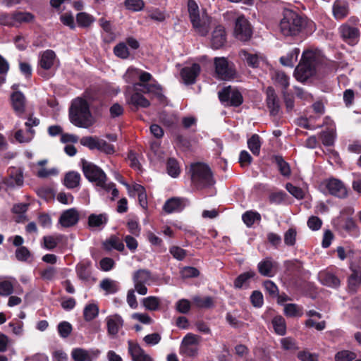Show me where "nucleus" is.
Wrapping results in <instances>:
<instances>
[{
    "label": "nucleus",
    "mask_w": 361,
    "mask_h": 361,
    "mask_svg": "<svg viewBox=\"0 0 361 361\" xmlns=\"http://www.w3.org/2000/svg\"><path fill=\"white\" fill-rule=\"evenodd\" d=\"M233 34L240 41H248L252 35V27L248 19L243 14H239L235 21Z\"/></svg>",
    "instance_id": "nucleus-8"
},
{
    "label": "nucleus",
    "mask_w": 361,
    "mask_h": 361,
    "mask_svg": "<svg viewBox=\"0 0 361 361\" xmlns=\"http://www.w3.org/2000/svg\"><path fill=\"white\" fill-rule=\"evenodd\" d=\"M286 188L295 198L300 200L304 197V192L301 188L296 187L290 183L286 185Z\"/></svg>",
    "instance_id": "nucleus-61"
},
{
    "label": "nucleus",
    "mask_w": 361,
    "mask_h": 361,
    "mask_svg": "<svg viewBox=\"0 0 361 361\" xmlns=\"http://www.w3.org/2000/svg\"><path fill=\"white\" fill-rule=\"evenodd\" d=\"M139 78V69L129 68L123 75V78L128 83H134L135 90H142L144 93H152L157 95L161 94V88L158 84H141L135 82Z\"/></svg>",
    "instance_id": "nucleus-7"
},
{
    "label": "nucleus",
    "mask_w": 361,
    "mask_h": 361,
    "mask_svg": "<svg viewBox=\"0 0 361 361\" xmlns=\"http://www.w3.org/2000/svg\"><path fill=\"white\" fill-rule=\"evenodd\" d=\"M298 358L301 361H318V355L307 351H301L298 354Z\"/></svg>",
    "instance_id": "nucleus-64"
},
{
    "label": "nucleus",
    "mask_w": 361,
    "mask_h": 361,
    "mask_svg": "<svg viewBox=\"0 0 361 361\" xmlns=\"http://www.w3.org/2000/svg\"><path fill=\"white\" fill-rule=\"evenodd\" d=\"M82 163L84 175L90 181L95 183L96 185L102 189L112 187L111 185H106V174L99 167L85 160H82Z\"/></svg>",
    "instance_id": "nucleus-6"
},
{
    "label": "nucleus",
    "mask_w": 361,
    "mask_h": 361,
    "mask_svg": "<svg viewBox=\"0 0 361 361\" xmlns=\"http://www.w3.org/2000/svg\"><path fill=\"white\" fill-rule=\"evenodd\" d=\"M58 331L61 337L67 338L72 331V326L68 322H62L58 325Z\"/></svg>",
    "instance_id": "nucleus-58"
},
{
    "label": "nucleus",
    "mask_w": 361,
    "mask_h": 361,
    "mask_svg": "<svg viewBox=\"0 0 361 361\" xmlns=\"http://www.w3.org/2000/svg\"><path fill=\"white\" fill-rule=\"evenodd\" d=\"M108 216L106 214H92L88 217V226L92 229H102L107 224Z\"/></svg>",
    "instance_id": "nucleus-25"
},
{
    "label": "nucleus",
    "mask_w": 361,
    "mask_h": 361,
    "mask_svg": "<svg viewBox=\"0 0 361 361\" xmlns=\"http://www.w3.org/2000/svg\"><path fill=\"white\" fill-rule=\"evenodd\" d=\"M142 303L146 310L156 311L159 307L160 299L156 296H149L143 298Z\"/></svg>",
    "instance_id": "nucleus-40"
},
{
    "label": "nucleus",
    "mask_w": 361,
    "mask_h": 361,
    "mask_svg": "<svg viewBox=\"0 0 361 361\" xmlns=\"http://www.w3.org/2000/svg\"><path fill=\"white\" fill-rule=\"evenodd\" d=\"M192 301L195 305L198 308H210L214 306V300L209 296L204 298L194 296Z\"/></svg>",
    "instance_id": "nucleus-41"
},
{
    "label": "nucleus",
    "mask_w": 361,
    "mask_h": 361,
    "mask_svg": "<svg viewBox=\"0 0 361 361\" xmlns=\"http://www.w3.org/2000/svg\"><path fill=\"white\" fill-rule=\"evenodd\" d=\"M272 325L274 331L280 335L283 336L286 333V324L284 318L282 316L274 317L272 319Z\"/></svg>",
    "instance_id": "nucleus-36"
},
{
    "label": "nucleus",
    "mask_w": 361,
    "mask_h": 361,
    "mask_svg": "<svg viewBox=\"0 0 361 361\" xmlns=\"http://www.w3.org/2000/svg\"><path fill=\"white\" fill-rule=\"evenodd\" d=\"M14 16V25L17 23H25V22H30L34 19V16L28 12H18L15 14Z\"/></svg>",
    "instance_id": "nucleus-54"
},
{
    "label": "nucleus",
    "mask_w": 361,
    "mask_h": 361,
    "mask_svg": "<svg viewBox=\"0 0 361 361\" xmlns=\"http://www.w3.org/2000/svg\"><path fill=\"white\" fill-rule=\"evenodd\" d=\"M255 273L253 271H247L239 275L234 281V286L237 288H240L247 284L250 279L253 278Z\"/></svg>",
    "instance_id": "nucleus-45"
},
{
    "label": "nucleus",
    "mask_w": 361,
    "mask_h": 361,
    "mask_svg": "<svg viewBox=\"0 0 361 361\" xmlns=\"http://www.w3.org/2000/svg\"><path fill=\"white\" fill-rule=\"evenodd\" d=\"M200 341V337L197 335L188 333L183 338L182 341L181 348L191 347L192 345H197Z\"/></svg>",
    "instance_id": "nucleus-49"
},
{
    "label": "nucleus",
    "mask_w": 361,
    "mask_h": 361,
    "mask_svg": "<svg viewBox=\"0 0 361 361\" xmlns=\"http://www.w3.org/2000/svg\"><path fill=\"white\" fill-rule=\"evenodd\" d=\"M300 54V49L294 48L286 56L280 58V62L283 66L293 67L297 61Z\"/></svg>",
    "instance_id": "nucleus-31"
},
{
    "label": "nucleus",
    "mask_w": 361,
    "mask_h": 361,
    "mask_svg": "<svg viewBox=\"0 0 361 361\" xmlns=\"http://www.w3.org/2000/svg\"><path fill=\"white\" fill-rule=\"evenodd\" d=\"M35 130L33 129H27L25 132L19 129L15 133V139L20 143L30 142L34 137Z\"/></svg>",
    "instance_id": "nucleus-33"
},
{
    "label": "nucleus",
    "mask_w": 361,
    "mask_h": 361,
    "mask_svg": "<svg viewBox=\"0 0 361 361\" xmlns=\"http://www.w3.org/2000/svg\"><path fill=\"white\" fill-rule=\"evenodd\" d=\"M100 287L106 294H114L119 289L118 282L109 279H105L100 283Z\"/></svg>",
    "instance_id": "nucleus-37"
},
{
    "label": "nucleus",
    "mask_w": 361,
    "mask_h": 361,
    "mask_svg": "<svg viewBox=\"0 0 361 361\" xmlns=\"http://www.w3.org/2000/svg\"><path fill=\"white\" fill-rule=\"evenodd\" d=\"M219 98L226 105L238 106L243 103V97L240 92L234 88L229 87H224L219 92Z\"/></svg>",
    "instance_id": "nucleus-11"
},
{
    "label": "nucleus",
    "mask_w": 361,
    "mask_h": 361,
    "mask_svg": "<svg viewBox=\"0 0 361 361\" xmlns=\"http://www.w3.org/2000/svg\"><path fill=\"white\" fill-rule=\"evenodd\" d=\"M13 286L9 281L0 282V295L8 296L13 293Z\"/></svg>",
    "instance_id": "nucleus-59"
},
{
    "label": "nucleus",
    "mask_w": 361,
    "mask_h": 361,
    "mask_svg": "<svg viewBox=\"0 0 361 361\" xmlns=\"http://www.w3.org/2000/svg\"><path fill=\"white\" fill-rule=\"evenodd\" d=\"M188 8L190 21H196V18L201 16L197 4L194 0H189L188 2Z\"/></svg>",
    "instance_id": "nucleus-51"
},
{
    "label": "nucleus",
    "mask_w": 361,
    "mask_h": 361,
    "mask_svg": "<svg viewBox=\"0 0 361 361\" xmlns=\"http://www.w3.org/2000/svg\"><path fill=\"white\" fill-rule=\"evenodd\" d=\"M69 118L74 126L83 128H87L94 123L87 101L79 97L72 102Z\"/></svg>",
    "instance_id": "nucleus-2"
},
{
    "label": "nucleus",
    "mask_w": 361,
    "mask_h": 361,
    "mask_svg": "<svg viewBox=\"0 0 361 361\" xmlns=\"http://www.w3.org/2000/svg\"><path fill=\"white\" fill-rule=\"evenodd\" d=\"M166 170L168 174L173 178L178 177L180 173V169L178 161L173 158L168 159L166 163Z\"/></svg>",
    "instance_id": "nucleus-44"
},
{
    "label": "nucleus",
    "mask_w": 361,
    "mask_h": 361,
    "mask_svg": "<svg viewBox=\"0 0 361 361\" xmlns=\"http://www.w3.org/2000/svg\"><path fill=\"white\" fill-rule=\"evenodd\" d=\"M114 54L123 59H128L130 56L128 48L125 42H120L114 48Z\"/></svg>",
    "instance_id": "nucleus-48"
},
{
    "label": "nucleus",
    "mask_w": 361,
    "mask_h": 361,
    "mask_svg": "<svg viewBox=\"0 0 361 361\" xmlns=\"http://www.w3.org/2000/svg\"><path fill=\"white\" fill-rule=\"evenodd\" d=\"M201 71L197 63H193L191 66H186L180 71V76L185 85H191L195 82L196 78Z\"/></svg>",
    "instance_id": "nucleus-19"
},
{
    "label": "nucleus",
    "mask_w": 361,
    "mask_h": 361,
    "mask_svg": "<svg viewBox=\"0 0 361 361\" xmlns=\"http://www.w3.org/2000/svg\"><path fill=\"white\" fill-rule=\"evenodd\" d=\"M191 23L196 32L201 36H206L209 30L211 18L204 11L201 16L196 18V21Z\"/></svg>",
    "instance_id": "nucleus-18"
},
{
    "label": "nucleus",
    "mask_w": 361,
    "mask_h": 361,
    "mask_svg": "<svg viewBox=\"0 0 361 361\" xmlns=\"http://www.w3.org/2000/svg\"><path fill=\"white\" fill-rule=\"evenodd\" d=\"M97 149L106 154H111L115 152L114 146L102 139H99Z\"/></svg>",
    "instance_id": "nucleus-57"
},
{
    "label": "nucleus",
    "mask_w": 361,
    "mask_h": 361,
    "mask_svg": "<svg viewBox=\"0 0 361 361\" xmlns=\"http://www.w3.org/2000/svg\"><path fill=\"white\" fill-rule=\"evenodd\" d=\"M240 58L245 61L248 66L252 68H257L259 66L261 61H264V57L262 55L257 54H252L246 50H241L239 52Z\"/></svg>",
    "instance_id": "nucleus-27"
},
{
    "label": "nucleus",
    "mask_w": 361,
    "mask_h": 361,
    "mask_svg": "<svg viewBox=\"0 0 361 361\" xmlns=\"http://www.w3.org/2000/svg\"><path fill=\"white\" fill-rule=\"evenodd\" d=\"M216 77L222 80H229L235 75L232 63H230L225 57H216L214 59Z\"/></svg>",
    "instance_id": "nucleus-9"
},
{
    "label": "nucleus",
    "mask_w": 361,
    "mask_h": 361,
    "mask_svg": "<svg viewBox=\"0 0 361 361\" xmlns=\"http://www.w3.org/2000/svg\"><path fill=\"white\" fill-rule=\"evenodd\" d=\"M105 321L108 334L111 336H116L123 325L122 317L117 314L108 316Z\"/></svg>",
    "instance_id": "nucleus-21"
},
{
    "label": "nucleus",
    "mask_w": 361,
    "mask_h": 361,
    "mask_svg": "<svg viewBox=\"0 0 361 361\" xmlns=\"http://www.w3.org/2000/svg\"><path fill=\"white\" fill-rule=\"evenodd\" d=\"M192 183L197 188H203L214 185V181L209 166L197 163L191 166Z\"/></svg>",
    "instance_id": "nucleus-4"
},
{
    "label": "nucleus",
    "mask_w": 361,
    "mask_h": 361,
    "mask_svg": "<svg viewBox=\"0 0 361 361\" xmlns=\"http://www.w3.org/2000/svg\"><path fill=\"white\" fill-rule=\"evenodd\" d=\"M319 279L321 283L331 288H337L340 286V280L332 273L322 271L319 274Z\"/></svg>",
    "instance_id": "nucleus-28"
},
{
    "label": "nucleus",
    "mask_w": 361,
    "mask_h": 361,
    "mask_svg": "<svg viewBox=\"0 0 361 361\" xmlns=\"http://www.w3.org/2000/svg\"><path fill=\"white\" fill-rule=\"evenodd\" d=\"M59 65V60L57 59L53 50L47 49L40 54L38 61V73L41 76L49 78L54 75L53 69Z\"/></svg>",
    "instance_id": "nucleus-5"
},
{
    "label": "nucleus",
    "mask_w": 361,
    "mask_h": 361,
    "mask_svg": "<svg viewBox=\"0 0 361 361\" xmlns=\"http://www.w3.org/2000/svg\"><path fill=\"white\" fill-rule=\"evenodd\" d=\"M128 353L133 361H154L153 358L137 343L128 341Z\"/></svg>",
    "instance_id": "nucleus-16"
},
{
    "label": "nucleus",
    "mask_w": 361,
    "mask_h": 361,
    "mask_svg": "<svg viewBox=\"0 0 361 361\" xmlns=\"http://www.w3.org/2000/svg\"><path fill=\"white\" fill-rule=\"evenodd\" d=\"M355 354L350 350H341L335 355V361H352L355 358Z\"/></svg>",
    "instance_id": "nucleus-53"
},
{
    "label": "nucleus",
    "mask_w": 361,
    "mask_h": 361,
    "mask_svg": "<svg viewBox=\"0 0 361 361\" xmlns=\"http://www.w3.org/2000/svg\"><path fill=\"white\" fill-rule=\"evenodd\" d=\"M44 247L47 250L54 249L59 243L57 238L52 235H47L43 238Z\"/></svg>",
    "instance_id": "nucleus-63"
},
{
    "label": "nucleus",
    "mask_w": 361,
    "mask_h": 361,
    "mask_svg": "<svg viewBox=\"0 0 361 361\" xmlns=\"http://www.w3.org/2000/svg\"><path fill=\"white\" fill-rule=\"evenodd\" d=\"M259 272L264 276H272L275 274L274 263L271 258H266L257 265Z\"/></svg>",
    "instance_id": "nucleus-29"
},
{
    "label": "nucleus",
    "mask_w": 361,
    "mask_h": 361,
    "mask_svg": "<svg viewBox=\"0 0 361 361\" xmlns=\"http://www.w3.org/2000/svg\"><path fill=\"white\" fill-rule=\"evenodd\" d=\"M186 205V200L182 198L173 197L166 202L164 210L167 213L180 212Z\"/></svg>",
    "instance_id": "nucleus-24"
},
{
    "label": "nucleus",
    "mask_w": 361,
    "mask_h": 361,
    "mask_svg": "<svg viewBox=\"0 0 361 361\" xmlns=\"http://www.w3.org/2000/svg\"><path fill=\"white\" fill-rule=\"evenodd\" d=\"M105 249L111 250L112 249L117 250L118 251H123L124 250V244L123 242L116 236H111L104 243Z\"/></svg>",
    "instance_id": "nucleus-38"
},
{
    "label": "nucleus",
    "mask_w": 361,
    "mask_h": 361,
    "mask_svg": "<svg viewBox=\"0 0 361 361\" xmlns=\"http://www.w3.org/2000/svg\"><path fill=\"white\" fill-rule=\"evenodd\" d=\"M199 271L192 267H185L180 271V275L183 279L196 277L199 275Z\"/></svg>",
    "instance_id": "nucleus-62"
},
{
    "label": "nucleus",
    "mask_w": 361,
    "mask_h": 361,
    "mask_svg": "<svg viewBox=\"0 0 361 361\" xmlns=\"http://www.w3.org/2000/svg\"><path fill=\"white\" fill-rule=\"evenodd\" d=\"M283 312L289 317H300L302 315V308L293 303L285 305Z\"/></svg>",
    "instance_id": "nucleus-39"
},
{
    "label": "nucleus",
    "mask_w": 361,
    "mask_h": 361,
    "mask_svg": "<svg viewBox=\"0 0 361 361\" xmlns=\"http://www.w3.org/2000/svg\"><path fill=\"white\" fill-rule=\"evenodd\" d=\"M318 63L319 55L317 53L311 50L305 51L300 63L295 70V79L302 82L306 81L315 73Z\"/></svg>",
    "instance_id": "nucleus-3"
},
{
    "label": "nucleus",
    "mask_w": 361,
    "mask_h": 361,
    "mask_svg": "<svg viewBox=\"0 0 361 361\" xmlns=\"http://www.w3.org/2000/svg\"><path fill=\"white\" fill-rule=\"evenodd\" d=\"M80 175L78 172L71 171L66 173L64 178V185L68 188H75L79 185Z\"/></svg>",
    "instance_id": "nucleus-32"
},
{
    "label": "nucleus",
    "mask_w": 361,
    "mask_h": 361,
    "mask_svg": "<svg viewBox=\"0 0 361 361\" xmlns=\"http://www.w3.org/2000/svg\"><path fill=\"white\" fill-rule=\"evenodd\" d=\"M309 20L293 10H285L280 22V30L285 36H296L309 25Z\"/></svg>",
    "instance_id": "nucleus-1"
},
{
    "label": "nucleus",
    "mask_w": 361,
    "mask_h": 361,
    "mask_svg": "<svg viewBox=\"0 0 361 361\" xmlns=\"http://www.w3.org/2000/svg\"><path fill=\"white\" fill-rule=\"evenodd\" d=\"M76 20L79 26L87 27L94 21V18L91 15L82 12L77 14Z\"/></svg>",
    "instance_id": "nucleus-47"
},
{
    "label": "nucleus",
    "mask_w": 361,
    "mask_h": 361,
    "mask_svg": "<svg viewBox=\"0 0 361 361\" xmlns=\"http://www.w3.org/2000/svg\"><path fill=\"white\" fill-rule=\"evenodd\" d=\"M151 279V273L147 269H139L133 274V281L135 291L142 295L147 293L146 284Z\"/></svg>",
    "instance_id": "nucleus-10"
},
{
    "label": "nucleus",
    "mask_w": 361,
    "mask_h": 361,
    "mask_svg": "<svg viewBox=\"0 0 361 361\" xmlns=\"http://www.w3.org/2000/svg\"><path fill=\"white\" fill-rule=\"evenodd\" d=\"M242 219L247 227H251L256 221H261V215L255 211H247L243 214Z\"/></svg>",
    "instance_id": "nucleus-35"
},
{
    "label": "nucleus",
    "mask_w": 361,
    "mask_h": 361,
    "mask_svg": "<svg viewBox=\"0 0 361 361\" xmlns=\"http://www.w3.org/2000/svg\"><path fill=\"white\" fill-rule=\"evenodd\" d=\"M101 351L97 348L85 349L83 348H74L71 353L73 361H93L97 359Z\"/></svg>",
    "instance_id": "nucleus-13"
},
{
    "label": "nucleus",
    "mask_w": 361,
    "mask_h": 361,
    "mask_svg": "<svg viewBox=\"0 0 361 361\" xmlns=\"http://www.w3.org/2000/svg\"><path fill=\"white\" fill-rule=\"evenodd\" d=\"M12 107L18 116H21L25 109V97L20 91H16L11 95Z\"/></svg>",
    "instance_id": "nucleus-22"
},
{
    "label": "nucleus",
    "mask_w": 361,
    "mask_h": 361,
    "mask_svg": "<svg viewBox=\"0 0 361 361\" xmlns=\"http://www.w3.org/2000/svg\"><path fill=\"white\" fill-rule=\"evenodd\" d=\"M349 4L346 0H336L332 6L333 16L337 20L346 18L349 13Z\"/></svg>",
    "instance_id": "nucleus-20"
},
{
    "label": "nucleus",
    "mask_w": 361,
    "mask_h": 361,
    "mask_svg": "<svg viewBox=\"0 0 361 361\" xmlns=\"http://www.w3.org/2000/svg\"><path fill=\"white\" fill-rule=\"evenodd\" d=\"M161 339V336L159 333H153L146 335L143 338V341L146 345L154 346L158 344Z\"/></svg>",
    "instance_id": "nucleus-56"
},
{
    "label": "nucleus",
    "mask_w": 361,
    "mask_h": 361,
    "mask_svg": "<svg viewBox=\"0 0 361 361\" xmlns=\"http://www.w3.org/2000/svg\"><path fill=\"white\" fill-rule=\"evenodd\" d=\"M124 5L127 9L136 12L143 9L145 2L143 0H125Z\"/></svg>",
    "instance_id": "nucleus-50"
},
{
    "label": "nucleus",
    "mask_w": 361,
    "mask_h": 361,
    "mask_svg": "<svg viewBox=\"0 0 361 361\" xmlns=\"http://www.w3.org/2000/svg\"><path fill=\"white\" fill-rule=\"evenodd\" d=\"M273 79L286 91L289 86V78L282 71H275Z\"/></svg>",
    "instance_id": "nucleus-46"
},
{
    "label": "nucleus",
    "mask_w": 361,
    "mask_h": 361,
    "mask_svg": "<svg viewBox=\"0 0 361 361\" xmlns=\"http://www.w3.org/2000/svg\"><path fill=\"white\" fill-rule=\"evenodd\" d=\"M8 178L4 183L8 187H20L23 185V169L20 167L11 166L8 169Z\"/></svg>",
    "instance_id": "nucleus-17"
},
{
    "label": "nucleus",
    "mask_w": 361,
    "mask_h": 361,
    "mask_svg": "<svg viewBox=\"0 0 361 361\" xmlns=\"http://www.w3.org/2000/svg\"><path fill=\"white\" fill-rule=\"evenodd\" d=\"M99 313V307L94 303L87 305L83 311L84 318L86 321H92Z\"/></svg>",
    "instance_id": "nucleus-43"
},
{
    "label": "nucleus",
    "mask_w": 361,
    "mask_h": 361,
    "mask_svg": "<svg viewBox=\"0 0 361 361\" xmlns=\"http://www.w3.org/2000/svg\"><path fill=\"white\" fill-rule=\"evenodd\" d=\"M247 147L252 153L258 156L260 152L261 142L259 135L255 134L247 140Z\"/></svg>",
    "instance_id": "nucleus-42"
},
{
    "label": "nucleus",
    "mask_w": 361,
    "mask_h": 361,
    "mask_svg": "<svg viewBox=\"0 0 361 361\" xmlns=\"http://www.w3.org/2000/svg\"><path fill=\"white\" fill-rule=\"evenodd\" d=\"M267 103L271 114L275 115L279 111V104L277 96L273 87L267 89Z\"/></svg>",
    "instance_id": "nucleus-26"
},
{
    "label": "nucleus",
    "mask_w": 361,
    "mask_h": 361,
    "mask_svg": "<svg viewBox=\"0 0 361 361\" xmlns=\"http://www.w3.org/2000/svg\"><path fill=\"white\" fill-rule=\"evenodd\" d=\"M99 138L92 136L83 137L80 139V142L82 146L87 147L90 149H95L97 147Z\"/></svg>",
    "instance_id": "nucleus-52"
},
{
    "label": "nucleus",
    "mask_w": 361,
    "mask_h": 361,
    "mask_svg": "<svg viewBox=\"0 0 361 361\" xmlns=\"http://www.w3.org/2000/svg\"><path fill=\"white\" fill-rule=\"evenodd\" d=\"M130 103L137 108H147L150 105L149 101L137 92L131 95Z\"/></svg>",
    "instance_id": "nucleus-34"
},
{
    "label": "nucleus",
    "mask_w": 361,
    "mask_h": 361,
    "mask_svg": "<svg viewBox=\"0 0 361 361\" xmlns=\"http://www.w3.org/2000/svg\"><path fill=\"white\" fill-rule=\"evenodd\" d=\"M338 32L343 40L347 44L354 46L358 43L360 33L357 27L348 23H343L338 27Z\"/></svg>",
    "instance_id": "nucleus-12"
},
{
    "label": "nucleus",
    "mask_w": 361,
    "mask_h": 361,
    "mask_svg": "<svg viewBox=\"0 0 361 361\" xmlns=\"http://www.w3.org/2000/svg\"><path fill=\"white\" fill-rule=\"evenodd\" d=\"M226 32L222 25L216 26L212 35V47L214 49H219L224 46L226 42Z\"/></svg>",
    "instance_id": "nucleus-23"
},
{
    "label": "nucleus",
    "mask_w": 361,
    "mask_h": 361,
    "mask_svg": "<svg viewBox=\"0 0 361 361\" xmlns=\"http://www.w3.org/2000/svg\"><path fill=\"white\" fill-rule=\"evenodd\" d=\"M324 183L330 194L340 198L347 195V189L341 180L331 178L326 180Z\"/></svg>",
    "instance_id": "nucleus-15"
},
{
    "label": "nucleus",
    "mask_w": 361,
    "mask_h": 361,
    "mask_svg": "<svg viewBox=\"0 0 361 361\" xmlns=\"http://www.w3.org/2000/svg\"><path fill=\"white\" fill-rule=\"evenodd\" d=\"M341 228L344 229L349 235L357 238L360 234V230L352 218L344 219Z\"/></svg>",
    "instance_id": "nucleus-30"
},
{
    "label": "nucleus",
    "mask_w": 361,
    "mask_h": 361,
    "mask_svg": "<svg viewBox=\"0 0 361 361\" xmlns=\"http://www.w3.org/2000/svg\"><path fill=\"white\" fill-rule=\"evenodd\" d=\"M176 307L179 312L186 314L190 310L191 303L187 299H181L176 302Z\"/></svg>",
    "instance_id": "nucleus-60"
},
{
    "label": "nucleus",
    "mask_w": 361,
    "mask_h": 361,
    "mask_svg": "<svg viewBox=\"0 0 361 361\" xmlns=\"http://www.w3.org/2000/svg\"><path fill=\"white\" fill-rule=\"evenodd\" d=\"M80 214L75 208H71L63 211L59 219V224L63 228H69L75 226L79 221Z\"/></svg>",
    "instance_id": "nucleus-14"
},
{
    "label": "nucleus",
    "mask_w": 361,
    "mask_h": 361,
    "mask_svg": "<svg viewBox=\"0 0 361 361\" xmlns=\"http://www.w3.org/2000/svg\"><path fill=\"white\" fill-rule=\"evenodd\" d=\"M322 142L324 145L331 146L333 145L335 140V134L334 128H331L329 131L323 132L322 135Z\"/></svg>",
    "instance_id": "nucleus-55"
}]
</instances>
